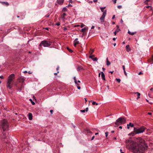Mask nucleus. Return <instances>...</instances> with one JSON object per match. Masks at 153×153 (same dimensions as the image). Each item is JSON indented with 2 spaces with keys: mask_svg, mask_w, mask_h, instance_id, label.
Wrapping results in <instances>:
<instances>
[{
  "mask_svg": "<svg viewBox=\"0 0 153 153\" xmlns=\"http://www.w3.org/2000/svg\"><path fill=\"white\" fill-rule=\"evenodd\" d=\"M126 143L128 147L134 153H143L148 147L144 140L140 137L137 138L135 141L130 138L126 141Z\"/></svg>",
  "mask_w": 153,
  "mask_h": 153,
  "instance_id": "f257e3e1",
  "label": "nucleus"
},
{
  "mask_svg": "<svg viewBox=\"0 0 153 153\" xmlns=\"http://www.w3.org/2000/svg\"><path fill=\"white\" fill-rule=\"evenodd\" d=\"M146 129V128L143 126L138 128L134 127L133 131L129 134V135H130L134 136L136 134L142 133L145 131Z\"/></svg>",
  "mask_w": 153,
  "mask_h": 153,
  "instance_id": "f03ea898",
  "label": "nucleus"
},
{
  "mask_svg": "<svg viewBox=\"0 0 153 153\" xmlns=\"http://www.w3.org/2000/svg\"><path fill=\"white\" fill-rule=\"evenodd\" d=\"M1 126L4 131H5L8 128V123L5 120H4L1 122Z\"/></svg>",
  "mask_w": 153,
  "mask_h": 153,
  "instance_id": "7ed1b4c3",
  "label": "nucleus"
},
{
  "mask_svg": "<svg viewBox=\"0 0 153 153\" xmlns=\"http://www.w3.org/2000/svg\"><path fill=\"white\" fill-rule=\"evenodd\" d=\"M126 121V119L125 118L120 117L117 120L115 124L116 125L123 124L125 123Z\"/></svg>",
  "mask_w": 153,
  "mask_h": 153,
  "instance_id": "20e7f679",
  "label": "nucleus"
},
{
  "mask_svg": "<svg viewBox=\"0 0 153 153\" xmlns=\"http://www.w3.org/2000/svg\"><path fill=\"white\" fill-rule=\"evenodd\" d=\"M40 45H42L44 47H48L51 45V44L50 42L44 41L41 42Z\"/></svg>",
  "mask_w": 153,
  "mask_h": 153,
  "instance_id": "39448f33",
  "label": "nucleus"
},
{
  "mask_svg": "<svg viewBox=\"0 0 153 153\" xmlns=\"http://www.w3.org/2000/svg\"><path fill=\"white\" fill-rule=\"evenodd\" d=\"M14 75L13 74H12L10 75L8 78L7 81L10 82H13V80L14 79Z\"/></svg>",
  "mask_w": 153,
  "mask_h": 153,
  "instance_id": "423d86ee",
  "label": "nucleus"
},
{
  "mask_svg": "<svg viewBox=\"0 0 153 153\" xmlns=\"http://www.w3.org/2000/svg\"><path fill=\"white\" fill-rule=\"evenodd\" d=\"M13 82H7V89H10L13 85Z\"/></svg>",
  "mask_w": 153,
  "mask_h": 153,
  "instance_id": "0eeeda50",
  "label": "nucleus"
},
{
  "mask_svg": "<svg viewBox=\"0 0 153 153\" xmlns=\"http://www.w3.org/2000/svg\"><path fill=\"white\" fill-rule=\"evenodd\" d=\"M106 14V10H105L103 12V14L100 18V20L101 21V22H104V19L105 16Z\"/></svg>",
  "mask_w": 153,
  "mask_h": 153,
  "instance_id": "6e6552de",
  "label": "nucleus"
},
{
  "mask_svg": "<svg viewBox=\"0 0 153 153\" xmlns=\"http://www.w3.org/2000/svg\"><path fill=\"white\" fill-rule=\"evenodd\" d=\"M88 27L87 26H86L84 28H82L80 31L81 32H83V33H84L85 32H86V31L88 30Z\"/></svg>",
  "mask_w": 153,
  "mask_h": 153,
  "instance_id": "1a4fd4ad",
  "label": "nucleus"
},
{
  "mask_svg": "<svg viewBox=\"0 0 153 153\" xmlns=\"http://www.w3.org/2000/svg\"><path fill=\"white\" fill-rule=\"evenodd\" d=\"M89 58L91 59L94 61H97L98 59L97 57H94V55H92L89 56Z\"/></svg>",
  "mask_w": 153,
  "mask_h": 153,
  "instance_id": "9d476101",
  "label": "nucleus"
},
{
  "mask_svg": "<svg viewBox=\"0 0 153 153\" xmlns=\"http://www.w3.org/2000/svg\"><path fill=\"white\" fill-rule=\"evenodd\" d=\"M79 43V41H78V39L76 38L75 39L74 41V46H76V45L78 44Z\"/></svg>",
  "mask_w": 153,
  "mask_h": 153,
  "instance_id": "9b49d317",
  "label": "nucleus"
},
{
  "mask_svg": "<svg viewBox=\"0 0 153 153\" xmlns=\"http://www.w3.org/2000/svg\"><path fill=\"white\" fill-rule=\"evenodd\" d=\"M64 0H57V3L61 5L64 2Z\"/></svg>",
  "mask_w": 153,
  "mask_h": 153,
  "instance_id": "f8f14e48",
  "label": "nucleus"
},
{
  "mask_svg": "<svg viewBox=\"0 0 153 153\" xmlns=\"http://www.w3.org/2000/svg\"><path fill=\"white\" fill-rule=\"evenodd\" d=\"M28 115L29 119L30 120H32V118H33L32 114L30 113H29Z\"/></svg>",
  "mask_w": 153,
  "mask_h": 153,
  "instance_id": "ddd939ff",
  "label": "nucleus"
},
{
  "mask_svg": "<svg viewBox=\"0 0 153 153\" xmlns=\"http://www.w3.org/2000/svg\"><path fill=\"white\" fill-rule=\"evenodd\" d=\"M134 126V124L131 123H129V124H128L127 125V128L128 129L129 128V126L131 127H133Z\"/></svg>",
  "mask_w": 153,
  "mask_h": 153,
  "instance_id": "4468645a",
  "label": "nucleus"
},
{
  "mask_svg": "<svg viewBox=\"0 0 153 153\" xmlns=\"http://www.w3.org/2000/svg\"><path fill=\"white\" fill-rule=\"evenodd\" d=\"M101 76L103 80H105V74L102 72H101Z\"/></svg>",
  "mask_w": 153,
  "mask_h": 153,
  "instance_id": "2eb2a0df",
  "label": "nucleus"
},
{
  "mask_svg": "<svg viewBox=\"0 0 153 153\" xmlns=\"http://www.w3.org/2000/svg\"><path fill=\"white\" fill-rule=\"evenodd\" d=\"M126 48L127 49V51L128 52H129L131 50V49L130 48V47L129 45H126Z\"/></svg>",
  "mask_w": 153,
  "mask_h": 153,
  "instance_id": "dca6fc26",
  "label": "nucleus"
},
{
  "mask_svg": "<svg viewBox=\"0 0 153 153\" xmlns=\"http://www.w3.org/2000/svg\"><path fill=\"white\" fill-rule=\"evenodd\" d=\"M136 33V32H131L130 31L128 30V33L131 35H133L134 34H135Z\"/></svg>",
  "mask_w": 153,
  "mask_h": 153,
  "instance_id": "f3484780",
  "label": "nucleus"
},
{
  "mask_svg": "<svg viewBox=\"0 0 153 153\" xmlns=\"http://www.w3.org/2000/svg\"><path fill=\"white\" fill-rule=\"evenodd\" d=\"M106 65H107V66H109L110 64H111V62L109 61L108 60V58H106Z\"/></svg>",
  "mask_w": 153,
  "mask_h": 153,
  "instance_id": "a211bd4d",
  "label": "nucleus"
},
{
  "mask_svg": "<svg viewBox=\"0 0 153 153\" xmlns=\"http://www.w3.org/2000/svg\"><path fill=\"white\" fill-rule=\"evenodd\" d=\"M3 4L5 5L6 6H8L9 5L8 3L7 2H2Z\"/></svg>",
  "mask_w": 153,
  "mask_h": 153,
  "instance_id": "6ab92c4d",
  "label": "nucleus"
},
{
  "mask_svg": "<svg viewBox=\"0 0 153 153\" xmlns=\"http://www.w3.org/2000/svg\"><path fill=\"white\" fill-rule=\"evenodd\" d=\"M120 31V29H117L114 32V35H116L117 33V32H118Z\"/></svg>",
  "mask_w": 153,
  "mask_h": 153,
  "instance_id": "aec40b11",
  "label": "nucleus"
},
{
  "mask_svg": "<svg viewBox=\"0 0 153 153\" xmlns=\"http://www.w3.org/2000/svg\"><path fill=\"white\" fill-rule=\"evenodd\" d=\"M135 94H137V99H138V98H140V94L138 92H136L135 93Z\"/></svg>",
  "mask_w": 153,
  "mask_h": 153,
  "instance_id": "412c9836",
  "label": "nucleus"
},
{
  "mask_svg": "<svg viewBox=\"0 0 153 153\" xmlns=\"http://www.w3.org/2000/svg\"><path fill=\"white\" fill-rule=\"evenodd\" d=\"M66 15V14L65 13H64L62 16H61V18L63 19H64L65 16Z\"/></svg>",
  "mask_w": 153,
  "mask_h": 153,
  "instance_id": "4be33fe9",
  "label": "nucleus"
},
{
  "mask_svg": "<svg viewBox=\"0 0 153 153\" xmlns=\"http://www.w3.org/2000/svg\"><path fill=\"white\" fill-rule=\"evenodd\" d=\"M25 80V78L24 77H21L20 81L22 82H23Z\"/></svg>",
  "mask_w": 153,
  "mask_h": 153,
  "instance_id": "5701e85b",
  "label": "nucleus"
},
{
  "mask_svg": "<svg viewBox=\"0 0 153 153\" xmlns=\"http://www.w3.org/2000/svg\"><path fill=\"white\" fill-rule=\"evenodd\" d=\"M82 67L80 66H79L77 68V71H80L81 70H82Z\"/></svg>",
  "mask_w": 153,
  "mask_h": 153,
  "instance_id": "b1692460",
  "label": "nucleus"
},
{
  "mask_svg": "<svg viewBox=\"0 0 153 153\" xmlns=\"http://www.w3.org/2000/svg\"><path fill=\"white\" fill-rule=\"evenodd\" d=\"M92 102V104L93 105H98V104L97 103H96V102L93 101H91Z\"/></svg>",
  "mask_w": 153,
  "mask_h": 153,
  "instance_id": "393cba45",
  "label": "nucleus"
},
{
  "mask_svg": "<svg viewBox=\"0 0 153 153\" xmlns=\"http://www.w3.org/2000/svg\"><path fill=\"white\" fill-rule=\"evenodd\" d=\"M67 10V9L66 7H64L62 9V11H63L66 12Z\"/></svg>",
  "mask_w": 153,
  "mask_h": 153,
  "instance_id": "a878e982",
  "label": "nucleus"
},
{
  "mask_svg": "<svg viewBox=\"0 0 153 153\" xmlns=\"http://www.w3.org/2000/svg\"><path fill=\"white\" fill-rule=\"evenodd\" d=\"M76 85L77 86V88L78 89H80L81 88V87L80 86H79V84H78L77 82V84H76Z\"/></svg>",
  "mask_w": 153,
  "mask_h": 153,
  "instance_id": "bb28decb",
  "label": "nucleus"
},
{
  "mask_svg": "<svg viewBox=\"0 0 153 153\" xmlns=\"http://www.w3.org/2000/svg\"><path fill=\"white\" fill-rule=\"evenodd\" d=\"M85 26V25H84L83 23H80V27H83Z\"/></svg>",
  "mask_w": 153,
  "mask_h": 153,
  "instance_id": "cd10ccee",
  "label": "nucleus"
},
{
  "mask_svg": "<svg viewBox=\"0 0 153 153\" xmlns=\"http://www.w3.org/2000/svg\"><path fill=\"white\" fill-rule=\"evenodd\" d=\"M105 7H100V9H101V11L102 12H104V11L103 10V9L105 8Z\"/></svg>",
  "mask_w": 153,
  "mask_h": 153,
  "instance_id": "c85d7f7f",
  "label": "nucleus"
},
{
  "mask_svg": "<svg viewBox=\"0 0 153 153\" xmlns=\"http://www.w3.org/2000/svg\"><path fill=\"white\" fill-rule=\"evenodd\" d=\"M74 82L75 83H76V84H77V81L76 79V77H74Z\"/></svg>",
  "mask_w": 153,
  "mask_h": 153,
  "instance_id": "c756f323",
  "label": "nucleus"
},
{
  "mask_svg": "<svg viewBox=\"0 0 153 153\" xmlns=\"http://www.w3.org/2000/svg\"><path fill=\"white\" fill-rule=\"evenodd\" d=\"M29 100L31 101V103L33 105H34L35 104V102L32 101V100L31 99H30Z\"/></svg>",
  "mask_w": 153,
  "mask_h": 153,
  "instance_id": "7c9ffc66",
  "label": "nucleus"
},
{
  "mask_svg": "<svg viewBox=\"0 0 153 153\" xmlns=\"http://www.w3.org/2000/svg\"><path fill=\"white\" fill-rule=\"evenodd\" d=\"M67 49L69 51V52H72V51L71 49H70L69 48H67Z\"/></svg>",
  "mask_w": 153,
  "mask_h": 153,
  "instance_id": "2f4dec72",
  "label": "nucleus"
},
{
  "mask_svg": "<svg viewBox=\"0 0 153 153\" xmlns=\"http://www.w3.org/2000/svg\"><path fill=\"white\" fill-rule=\"evenodd\" d=\"M116 79L118 82H120L121 80L120 79L116 78Z\"/></svg>",
  "mask_w": 153,
  "mask_h": 153,
  "instance_id": "473e14b6",
  "label": "nucleus"
},
{
  "mask_svg": "<svg viewBox=\"0 0 153 153\" xmlns=\"http://www.w3.org/2000/svg\"><path fill=\"white\" fill-rule=\"evenodd\" d=\"M117 7L119 8V9H121L122 8V6L121 5H118L117 6Z\"/></svg>",
  "mask_w": 153,
  "mask_h": 153,
  "instance_id": "72a5a7b5",
  "label": "nucleus"
},
{
  "mask_svg": "<svg viewBox=\"0 0 153 153\" xmlns=\"http://www.w3.org/2000/svg\"><path fill=\"white\" fill-rule=\"evenodd\" d=\"M80 111L81 112H82L83 113H84L85 112V109H84V110H81Z\"/></svg>",
  "mask_w": 153,
  "mask_h": 153,
  "instance_id": "f704fd0d",
  "label": "nucleus"
},
{
  "mask_svg": "<svg viewBox=\"0 0 153 153\" xmlns=\"http://www.w3.org/2000/svg\"><path fill=\"white\" fill-rule=\"evenodd\" d=\"M105 137H107V136H108V132H106L105 133Z\"/></svg>",
  "mask_w": 153,
  "mask_h": 153,
  "instance_id": "c9c22d12",
  "label": "nucleus"
},
{
  "mask_svg": "<svg viewBox=\"0 0 153 153\" xmlns=\"http://www.w3.org/2000/svg\"><path fill=\"white\" fill-rule=\"evenodd\" d=\"M123 71H124V73L125 75L126 76H127V74L126 72V71L125 70Z\"/></svg>",
  "mask_w": 153,
  "mask_h": 153,
  "instance_id": "e433bc0d",
  "label": "nucleus"
},
{
  "mask_svg": "<svg viewBox=\"0 0 153 153\" xmlns=\"http://www.w3.org/2000/svg\"><path fill=\"white\" fill-rule=\"evenodd\" d=\"M85 109V111L87 112L88 111V108H86Z\"/></svg>",
  "mask_w": 153,
  "mask_h": 153,
  "instance_id": "4c0bfd02",
  "label": "nucleus"
},
{
  "mask_svg": "<svg viewBox=\"0 0 153 153\" xmlns=\"http://www.w3.org/2000/svg\"><path fill=\"white\" fill-rule=\"evenodd\" d=\"M56 25L58 26H59V25H60V23H56V24H55Z\"/></svg>",
  "mask_w": 153,
  "mask_h": 153,
  "instance_id": "58836bf2",
  "label": "nucleus"
},
{
  "mask_svg": "<svg viewBox=\"0 0 153 153\" xmlns=\"http://www.w3.org/2000/svg\"><path fill=\"white\" fill-rule=\"evenodd\" d=\"M115 15H113L112 17V19H114V18H115Z\"/></svg>",
  "mask_w": 153,
  "mask_h": 153,
  "instance_id": "ea45409f",
  "label": "nucleus"
},
{
  "mask_svg": "<svg viewBox=\"0 0 153 153\" xmlns=\"http://www.w3.org/2000/svg\"><path fill=\"white\" fill-rule=\"evenodd\" d=\"M112 1L114 4L116 3L117 0H112Z\"/></svg>",
  "mask_w": 153,
  "mask_h": 153,
  "instance_id": "a19ab883",
  "label": "nucleus"
},
{
  "mask_svg": "<svg viewBox=\"0 0 153 153\" xmlns=\"http://www.w3.org/2000/svg\"><path fill=\"white\" fill-rule=\"evenodd\" d=\"M80 26V24L79 25H74L75 27H78Z\"/></svg>",
  "mask_w": 153,
  "mask_h": 153,
  "instance_id": "79ce46f5",
  "label": "nucleus"
},
{
  "mask_svg": "<svg viewBox=\"0 0 153 153\" xmlns=\"http://www.w3.org/2000/svg\"><path fill=\"white\" fill-rule=\"evenodd\" d=\"M122 68H123V71H124L125 70V66L124 65H123L122 66Z\"/></svg>",
  "mask_w": 153,
  "mask_h": 153,
  "instance_id": "37998d69",
  "label": "nucleus"
},
{
  "mask_svg": "<svg viewBox=\"0 0 153 153\" xmlns=\"http://www.w3.org/2000/svg\"><path fill=\"white\" fill-rule=\"evenodd\" d=\"M50 112L51 114H52L53 112V110H51L50 111Z\"/></svg>",
  "mask_w": 153,
  "mask_h": 153,
  "instance_id": "c03bdc74",
  "label": "nucleus"
},
{
  "mask_svg": "<svg viewBox=\"0 0 153 153\" xmlns=\"http://www.w3.org/2000/svg\"><path fill=\"white\" fill-rule=\"evenodd\" d=\"M69 3H72V0H69Z\"/></svg>",
  "mask_w": 153,
  "mask_h": 153,
  "instance_id": "a18cd8bd",
  "label": "nucleus"
},
{
  "mask_svg": "<svg viewBox=\"0 0 153 153\" xmlns=\"http://www.w3.org/2000/svg\"><path fill=\"white\" fill-rule=\"evenodd\" d=\"M69 6L72 7V5H71V4H69L67 6V7H68Z\"/></svg>",
  "mask_w": 153,
  "mask_h": 153,
  "instance_id": "49530a36",
  "label": "nucleus"
},
{
  "mask_svg": "<svg viewBox=\"0 0 153 153\" xmlns=\"http://www.w3.org/2000/svg\"><path fill=\"white\" fill-rule=\"evenodd\" d=\"M94 136H93L91 138V140H93L94 139Z\"/></svg>",
  "mask_w": 153,
  "mask_h": 153,
  "instance_id": "de8ad7c7",
  "label": "nucleus"
},
{
  "mask_svg": "<svg viewBox=\"0 0 153 153\" xmlns=\"http://www.w3.org/2000/svg\"><path fill=\"white\" fill-rule=\"evenodd\" d=\"M23 73H27V71H23Z\"/></svg>",
  "mask_w": 153,
  "mask_h": 153,
  "instance_id": "09e8293b",
  "label": "nucleus"
},
{
  "mask_svg": "<svg viewBox=\"0 0 153 153\" xmlns=\"http://www.w3.org/2000/svg\"><path fill=\"white\" fill-rule=\"evenodd\" d=\"M113 72H114V71H111L109 72L111 74H112L113 73Z\"/></svg>",
  "mask_w": 153,
  "mask_h": 153,
  "instance_id": "8fccbe9b",
  "label": "nucleus"
},
{
  "mask_svg": "<svg viewBox=\"0 0 153 153\" xmlns=\"http://www.w3.org/2000/svg\"><path fill=\"white\" fill-rule=\"evenodd\" d=\"M120 151L121 153H124V152H122V150L121 149H120Z\"/></svg>",
  "mask_w": 153,
  "mask_h": 153,
  "instance_id": "3c124183",
  "label": "nucleus"
},
{
  "mask_svg": "<svg viewBox=\"0 0 153 153\" xmlns=\"http://www.w3.org/2000/svg\"><path fill=\"white\" fill-rule=\"evenodd\" d=\"M59 72L58 71H57V73H54V74L55 75H57V73H59Z\"/></svg>",
  "mask_w": 153,
  "mask_h": 153,
  "instance_id": "603ef678",
  "label": "nucleus"
},
{
  "mask_svg": "<svg viewBox=\"0 0 153 153\" xmlns=\"http://www.w3.org/2000/svg\"><path fill=\"white\" fill-rule=\"evenodd\" d=\"M116 38H113V40L114 41H115L116 40Z\"/></svg>",
  "mask_w": 153,
  "mask_h": 153,
  "instance_id": "864d4df0",
  "label": "nucleus"
},
{
  "mask_svg": "<svg viewBox=\"0 0 153 153\" xmlns=\"http://www.w3.org/2000/svg\"><path fill=\"white\" fill-rule=\"evenodd\" d=\"M143 73L141 72H140L139 73H138V74L139 75H140V74H142Z\"/></svg>",
  "mask_w": 153,
  "mask_h": 153,
  "instance_id": "5fc2aeb1",
  "label": "nucleus"
},
{
  "mask_svg": "<svg viewBox=\"0 0 153 153\" xmlns=\"http://www.w3.org/2000/svg\"><path fill=\"white\" fill-rule=\"evenodd\" d=\"M0 78H1V79H3V76H0Z\"/></svg>",
  "mask_w": 153,
  "mask_h": 153,
  "instance_id": "6e6d98bb",
  "label": "nucleus"
},
{
  "mask_svg": "<svg viewBox=\"0 0 153 153\" xmlns=\"http://www.w3.org/2000/svg\"><path fill=\"white\" fill-rule=\"evenodd\" d=\"M150 1V0H146V1H145V2H148V1Z\"/></svg>",
  "mask_w": 153,
  "mask_h": 153,
  "instance_id": "4d7b16f0",
  "label": "nucleus"
},
{
  "mask_svg": "<svg viewBox=\"0 0 153 153\" xmlns=\"http://www.w3.org/2000/svg\"><path fill=\"white\" fill-rule=\"evenodd\" d=\"M28 73L29 74H31L32 72H31L30 71H29Z\"/></svg>",
  "mask_w": 153,
  "mask_h": 153,
  "instance_id": "13d9d810",
  "label": "nucleus"
},
{
  "mask_svg": "<svg viewBox=\"0 0 153 153\" xmlns=\"http://www.w3.org/2000/svg\"><path fill=\"white\" fill-rule=\"evenodd\" d=\"M94 26H92L91 27V29H94Z\"/></svg>",
  "mask_w": 153,
  "mask_h": 153,
  "instance_id": "bf43d9fd",
  "label": "nucleus"
},
{
  "mask_svg": "<svg viewBox=\"0 0 153 153\" xmlns=\"http://www.w3.org/2000/svg\"><path fill=\"white\" fill-rule=\"evenodd\" d=\"M97 0H93V1L94 2H97Z\"/></svg>",
  "mask_w": 153,
  "mask_h": 153,
  "instance_id": "052dcab7",
  "label": "nucleus"
},
{
  "mask_svg": "<svg viewBox=\"0 0 153 153\" xmlns=\"http://www.w3.org/2000/svg\"><path fill=\"white\" fill-rule=\"evenodd\" d=\"M148 114L149 115H151L152 113H151L149 112L148 113Z\"/></svg>",
  "mask_w": 153,
  "mask_h": 153,
  "instance_id": "680f3d73",
  "label": "nucleus"
},
{
  "mask_svg": "<svg viewBox=\"0 0 153 153\" xmlns=\"http://www.w3.org/2000/svg\"><path fill=\"white\" fill-rule=\"evenodd\" d=\"M150 7H151L149 6H146V7L147 8H149Z\"/></svg>",
  "mask_w": 153,
  "mask_h": 153,
  "instance_id": "e2e57ef3",
  "label": "nucleus"
},
{
  "mask_svg": "<svg viewBox=\"0 0 153 153\" xmlns=\"http://www.w3.org/2000/svg\"><path fill=\"white\" fill-rule=\"evenodd\" d=\"M100 74H101V72L99 74V76L100 77Z\"/></svg>",
  "mask_w": 153,
  "mask_h": 153,
  "instance_id": "0e129e2a",
  "label": "nucleus"
},
{
  "mask_svg": "<svg viewBox=\"0 0 153 153\" xmlns=\"http://www.w3.org/2000/svg\"><path fill=\"white\" fill-rule=\"evenodd\" d=\"M119 128H120V129H122V126H120L119 127Z\"/></svg>",
  "mask_w": 153,
  "mask_h": 153,
  "instance_id": "69168bd1",
  "label": "nucleus"
},
{
  "mask_svg": "<svg viewBox=\"0 0 153 153\" xmlns=\"http://www.w3.org/2000/svg\"><path fill=\"white\" fill-rule=\"evenodd\" d=\"M59 69V67H58L57 68H56V70H58Z\"/></svg>",
  "mask_w": 153,
  "mask_h": 153,
  "instance_id": "338daca9",
  "label": "nucleus"
},
{
  "mask_svg": "<svg viewBox=\"0 0 153 153\" xmlns=\"http://www.w3.org/2000/svg\"><path fill=\"white\" fill-rule=\"evenodd\" d=\"M152 59L153 61V55L152 56Z\"/></svg>",
  "mask_w": 153,
  "mask_h": 153,
  "instance_id": "774afa93",
  "label": "nucleus"
}]
</instances>
